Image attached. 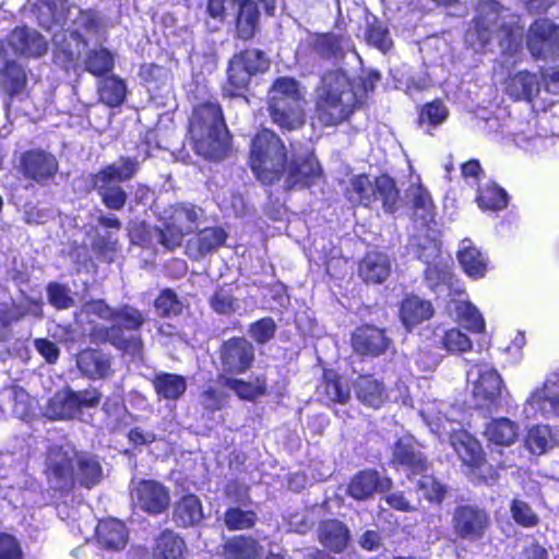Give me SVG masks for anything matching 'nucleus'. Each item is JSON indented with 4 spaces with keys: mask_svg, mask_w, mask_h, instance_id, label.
I'll use <instances>...</instances> for the list:
<instances>
[{
    "mask_svg": "<svg viewBox=\"0 0 559 559\" xmlns=\"http://www.w3.org/2000/svg\"><path fill=\"white\" fill-rule=\"evenodd\" d=\"M451 524L457 538L474 543L485 537L490 526V516L477 506L463 504L454 509Z\"/></svg>",
    "mask_w": 559,
    "mask_h": 559,
    "instance_id": "nucleus-13",
    "label": "nucleus"
},
{
    "mask_svg": "<svg viewBox=\"0 0 559 559\" xmlns=\"http://www.w3.org/2000/svg\"><path fill=\"white\" fill-rule=\"evenodd\" d=\"M320 544L334 552H342L348 544L349 531L337 520L322 522L318 528Z\"/></svg>",
    "mask_w": 559,
    "mask_h": 559,
    "instance_id": "nucleus-32",
    "label": "nucleus"
},
{
    "mask_svg": "<svg viewBox=\"0 0 559 559\" xmlns=\"http://www.w3.org/2000/svg\"><path fill=\"white\" fill-rule=\"evenodd\" d=\"M477 202L483 210L498 211L508 204L507 192L495 183H489L479 189Z\"/></svg>",
    "mask_w": 559,
    "mask_h": 559,
    "instance_id": "nucleus-49",
    "label": "nucleus"
},
{
    "mask_svg": "<svg viewBox=\"0 0 559 559\" xmlns=\"http://www.w3.org/2000/svg\"><path fill=\"white\" fill-rule=\"evenodd\" d=\"M346 197L354 205L370 206L381 201L383 210L389 213L395 212L400 204V192L389 176H380L374 180L366 175L355 176L346 188Z\"/></svg>",
    "mask_w": 559,
    "mask_h": 559,
    "instance_id": "nucleus-9",
    "label": "nucleus"
},
{
    "mask_svg": "<svg viewBox=\"0 0 559 559\" xmlns=\"http://www.w3.org/2000/svg\"><path fill=\"white\" fill-rule=\"evenodd\" d=\"M23 173L37 182L46 181L57 173L58 163L53 155L43 151H32L23 155Z\"/></svg>",
    "mask_w": 559,
    "mask_h": 559,
    "instance_id": "nucleus-26",
    "label": "nucleus"
},
{
    "mask_svg": "<svg viewBox=\"0 0 559 559\" xmlns=\"http://www.w3.org/2000/svg\"><path fill=\"white\" fill-rule=\"evenodd\" d=\"M324 392L330 401L341 404L346 403L350 396L349 388L333 371L324 372Z\"/></svg>",
    "mask_w": 559,
    "mask_h": 559,
    "instance_id": "nucleus-53",
    "label": "nucleus"
},
{
    "mask_svg": "<svg viewBox=\"0 0 559 559\" xmlns=\"http://www.w3.org/2000/svg\"><path fill=\"white\" fill-rule=\"evenodd\" d=\"M457 260L464 272L472 278L484 277L487 271V258L469 239L461 241Z\"/></svg>",
    "mask_w": 559,
    "mask_h": 559,
    "instance_id": "nucleus-31",
    "label": "nucleus"
},
{
    "mask_svg": "<svg viewBox=\"0 0 559 559\" xmlns=\"http://www.w3.org/2000/svg\"><path fill=\"white\" fill-rule=\"evenodd\" d=\"M155 308L158 314L171 317L180 314L185 308V304L174 290L164 289L155 299Z\"/></svg>",
    "mask_w": 559,
    "mask_h": 559,
    "instance_id": "nucleus-52",
    "label": "nucleus"
},
{
    "mask_svg": "<svg viewBox=\"0 0 559 559\" xmlns=\"http://www.w3.org/2000/svg\"><path fill=\"white\" fill-rule=\"evenodd\" d=\"M391 343L385 331L373 325L360 326L352 336L354 350L364 356H380L389 349Z\"/></svg>",
    "mask_w": 559,
    "mask_h": 559,
    "instance_id": "nucleus-22",
    "label": "nucleus"
},
{
    "mask_svg": "<svg viewBox=\"0 0 559 559\" xmlns=\"http://www.w3.org/2000/svg\"><path fill=\"white\" fill-rule=\"evenodd\" d=\"M421 474L416 485L417 493L431 503H442L447 493L445 486L426 472Z\"/></svg>",
    "mask_w": 559,
    "mask_h": 559,
    "instance_id": "nucleus-48",
    "label": "nucleus"
},
{
    "mask_svg": "<svg viewBox=\"0 0 559 559\" xmlns=\"http://www.w3.org/2000/svg\"><path fill=\"white\" fill-rule=\"evenodd\" d=\"M130 492L133 502L150 514L163 513L170 503L169 490L156 480H132Z\"/></svg>",
    "mask_w": 559,
    "mask_h": 559,
    "instance_id": "nucleus-18",
    "label": "nucleus"
},
{
    "mask_svg": "<svg viewBox=\"0 0 559 559\" xmlns=\"http://www.w3.org/2000/svg\"><path fill=\"white\" fill-rule=\"evenodd\" d=\"M226 237V233L219 227L204 228L198 235L199 252L205 254L221 247Z\"/></svg>",
    "mask_w": 559,
    "mask_h": 559,
    "instance_id": "nucleus-56",
    "label": "nucleus"
},
{
    "mask_svg": "<svg viewBox=\"0 0 559 559\" xmlns=\"http://www.w3.org/2000/svg\"><path fill=\"white\" fill-rule=\"evenodd\" d=\"M520 426L507 417L493 418L486 424L484 437L489 444L510 447L519 438Z\"/></svg>",
    "mask_w": 559,
    "mask_h": 559,
    "instance_id": "nucleus-28",
    "label": "nucleus"
},
{
    "mask_svg": "<svg viewBox=\"0 0 559 559\" xmlns=\"http://www.w3.org/2000/svg\"><path fill=\"white\" fill-rule=\"evenodd\" d=\"M203 216L201 207L190 204H180L173 209L163 229H156L158 241L166 248L173 249L180 245L185 235L198 228Z\"/></svg>",
    "mask_w": 559,
    "mask_h": 559,
    "instance_id": "nucleus-12",
    "label": "nucleus"
},
{
    "mask_svg": "<svg viewBox=\"0 0 559 559\" xmlns=\"http://www.w3.org/2000/svg\"><path fill=\"white\" fill-rule=\"evenodd\" d=\"M441 343L443 348L450 353H465L473 346L471 338L456 328L444 331Z\"/></svg>",
    "mask_w": 559,
    "mask_h": 559,
    "instance_id": "nucleus-54",
    "label": "nucleus"
},
{
    "mask_svg": "<svg viewBox=\"0 0 559 559\" xmlns=\"http://www.w3.org/2000/svg\"><path fill=\"white\" fill-rule=\"evenodd\" d=\"M392 463L404 467L414 475H421L428 471L426 459L417 451L415 441L411 436L401 437L393 449Z\"/></svg>",
    "mask_w": 559,
    "mask_h": 559,
    "instance_id": "nucleus-24",
    "label": "nucleus"
},
{
    "mask_svg": "<svg viewBox=\"0 0 559 559\" xmlns=\"http://www.w3.org/2000/svg\"><path fill=\"white\" fill-rule=\"evenodd\" d=\"M448 118V109L443 103L435 100L424 106L419 114V123L421 126L437 127L443 123Z\"/></svg>",
    "mask_w": 559,
    "mask_h": 559,
    "instance_id": "nucleus-58",
    "label": "nucleus"
},
{
    "mask_svg": "<svg viewBox=\"0 0 559 559\" xmlns=\"http://www.w3.org/2000/svg\"><path fill=\"white\" fill-rule=\"evenodd\" d=\"M433 316V307L430 301L418 296H407L403 299L400 308V317L403 325L411 330L423 321Z\"/></svg>",
    "mask_w": 559,
    "mask_h": 559,
    "instance_id": "nucleus-29",
    "label": "nucleus"
},
{
    "mask_svg": "<svg viewBox=\"0 0 559 559\" xmlns=\"http://www.w3.org/2000/svg\"><path fill=\"white\" fill-rule=\"evenodd\" d=\"M473 382V396L480 407L496 403L502 391V379L498 371L487 364L475 365L467 371Z\"/></svg>",
    "mask_w": 559,
    "mask_h": 559,
    "instance_id": "nucleus-17",
    "label": "nucleus"
},
{
    "mask_svg": "<svg viewBox=\"0 0 559 559\" xmlns=\"http://www.w3.org/2000/svg\"><path fill=\"white\" fill-rule=\"evenodd\" d=\"M25 316V310L14 302L0 304V341L7 338L10 328Z\"/></svg>",
    "mask_w": 559,
    "mask_h": 559,
    "instance_id": "nucleus-55",
    "label": "nucleus"
},
{
    "mask_svg": "<svg viewBox=\"0 0 559 559\" xmlns=\"http://www.w3.org/2000/svg\"><path fill=\"white\" fill-rule=\"evenodd\" d=\"M78 368L88 378L102 379L109 374L110 362L106 355L95 352H82L76 360Z\"/></svg>",
    "mask_w": 559,
    "mask_h": 559,
    "instance_id": "nucleus-41",
    "label": "nucleus"
},
{
    "mask_svg": "<svg viewBox=\"0 0 559 559\" xmlns=\"http://www.w3.org/2000/svg\"><path fill=\"white\" fill-rule=\"evenodd\" d=\"M540 84L536 74L520 71L507 84V93L514 99L531 100L539 92Z\"/></svg>",
    "mask_w": 559,
    "mask_h": 559,
    "instance_id": "nucleus-40",
    "label": "nucleus"
},
{
    "mask_svg": "<svg viewBox=\"0 0 559 559\" xmlns=\"http://www.w3.org/2000/svg\"><path fill=\"white\" fill-rule=\"evenodd\" d=\"M391 272V262L386 254L371 251L359 265V275L365 282L382 283Z\"/></svg>",
    "mask_w": 559,
    "mask_h": 559,
    "instance_id": "nucleus-33",
    "label": "nucleus"
},
{
    "mask_svg": "<svg viewBox=\"0 0 559 559\" xmlns=\"http://www.w3.org/2000/svg\"><path fill=\"white\" fill-rule=\"evenodd\" d=\"M267 104L270 117L278 127L294 130L304 124L305 93L295 79H276L269 90Z\"/></svg>",
    "mask_w": 559,
    "mask_h": 559,
    "instance_id": "nucleus-7",
    "label": "nucleus"
},
{
    "mask_svg": "<svg viewBox=\"0 0 559 559\" xmlns=\"http://www.w3.org/2000/svg\"><path fill=\"white\" fill-rule=\"evenodd\" d=\"M391 484V479H381L374 471H362L352 478L346 492L353 499L360 501L370 498L377 490L389 489Z\"/></svg>",
    "mask_w": 559,
    "mask_h": 559,
    "instance_id": "nucleus-27",
    "label": "nucleus"
},
{
    "mask_svg": "<svg viewBox=\"0 0 559 559\" xmlns=\"http://www.w3.org/2000/svg\"><path fill=\"white\" fill-rule=\"evenodd\" d=\"M100 401V393L95 390L73 392L59 391L49 401L48 415L53 418H75L82 414L83 408L94 407Z\"/></svg>",
    "mask_w": 559,
    "mask_h": 559,
    "instance_id": "nucleus-15",
    "label": "nucleus"
},
{
    "mask_svg": "<svg viewBox=\"0 0 559 559\" xmlns=\"http://www.w3.org/2000/svg\"><path fill=\"white\" fill-rule=\"evenodd\" d=\"M37 19L39 25L51 33L56 58L63 63L78 59L88 43L102 41L106 33L95 12L82 11L66 0H39Z\"/></svg>",
    "mask_w": 559,
    "mask_h": 559,
    "instance_id": "nucleus-1",
    "label": "nucleus"
},
{
    "mask_svg": "<svg viewBox=\"0 0 559 559\" xmlns=\"http://www.w3.org/2000/svg\"><path fill=\"white\" fill-rule=\"evenodd\" d=\"M218 381L223 386L234 391L241 400L252 401L264 395L266 392V381L264 377H254L249 381H243L240 379L221 376Z\"/></svg>",
    "mask_w": 559,
    "mask_h": 559,
    "instance_id": "nucleus-39",
    "label": "nucleus"
},
{
    "mask_svg": "<svg viewBox=\"0 0 559 559\" xmlns=\"http://www.w3.org/2000/svg\"><path fill=\"white\" fill-rule=\"evenodd\" d=\"M353 83L342 70L325 73L317 90L316 116L324 126H336L347 120L362 104Z\"/></svg>",
    "mask_w": 559,
    "mask_h": 559,
    "instance_id": "nucleus-5",
    "label": "nucleus"
},
{
    "mask_svg": "<svg viewBox=\"0 0 559 559\" xmlns=\"http://www.w3.org/2000/svg\"><path fill=\"white\" fill-rule=\"evenodd\" d=\"M99 544L109 549H121L128 542L126 525L116 519H108L99 522L97 526Z\"/></svg>",
    "mask_w": 559,
    "mask_h": 559,
    "instance_id": "nucleus-36",
    "label": "nucleus"
},
{
    "mask_svg": "<svg viewBox=\"0 0 559 559\" xmlns=\"http://www.w3.org/2000/svg\"><path fill=\"white\" fill-rule=\"evenodd\" d=\"M212 308L218 313H230L236 310V300L229 289L221 288L211 298Z\"/></svg>",
    "mask_w": 559,
    "mask_h": 559,
    "instance_id": "nucleus-62",
    "label": "nucleus"
},
{
    "mask_svg": "<svg viewBox=\"0 0 559 559\" xmlns=\"http://www.w3.org/2000/svg\"><path fill=\"white\" fill-rule=\"evenodd\" d=\"M190 134L198 155L211 160L226 156L229 148L228 131L216 103L202 104L193 110Z\"/></svg>",
    "mask_w": 559,
    "mask_h": 559,
    "instance_id": "nucleus-6",
    "label": "nucleus"
},
{
    "mask_svg": "<svg viewBox=\"0 0 559 559\" xmlns=\"http://www.w3.org/2000/svg\"><path fill=\"white\" fill-rule=\"evenodd\" d=\"M523 414L527 418H559V373L548 376L540 388H536L527 397Z\"/></svg>",
    "mask_w": 559,
    "mask_h": 559,
    "instance_id": "nucleus-14",
    "label": "nucleus"
},
{
    "mask_svg": "<svg viewBox=\"0 0 559 559\" xmlns=\"http://www.w3.org/2000/svg\"><path fill=\"white\" fill-rule=\"evenodd\" d=\"M447 309L450 316L462 323L468 331L474 333L485 331V320L479 310L467 300L463 287L452 295Z\"/></svg>",
    "mask_w": 559,
    "mask_h": 559,
    "instance_id": "nucleus-23",
    "label": "nucleus"
},
{
    "mask_svg": "<svg viewBox=\"0 0 559 559\" xmlns=\"http://www.w3.org/2000/svg\"><path fill=\"white\" fill-rule=\"evenodd\" d=\"M8 47L14 55L25 57H40L48 50L46 39L27 27L15 28L8 39Z\"/></svg>",
    "mask_w": 559,
    "mask_h": 559,
    "instance_id": "nucleus-25",
    "label": "nucleus"
},
{
    "mask_svg": "<svg viewBox=\"0 0 559 559\" xmlns=\"http://www.w3.org/2000/svg\"><path fill=\"white\" fill-rule=\"evenodd\" d=\"M527 48L534 58L559 59V26L549 20L536 21L528 29Z\"/></svg>",
    "mask_w": 559,
    "mask_h": 559,
    "instance_id": "nucleus-16",
    "label": "nucleus"
},
{
    "mask_svg": "<svg viewBox=\"0 0 559 559\" xmlns=\"http://www.w3.org/2000/svg\"><path fill=\"white\" fill-rule=\"evenodd\" d=\"M114 53L104 47L87 51L84 58L85 70L95 76L105 75L114 69Z\"/></svg>",
    "mask_w": 559,
    "mask_h": 559,
    "instance_id": "nucleus-43",
    "label": "nucleus"
},
{
    "mask_svg": "<svg viewBox=\"0 0 559 559\" xmlns=\"http://www.w3.org/2000/svg\"><path fill=\"white\" fill-rule=\"evenodd\" d=\"M455 409L442 401L424 402L420 416L430 431L440 439L449 438V441L461 461L475 469L485 467V453L479 441L467 431L461 429L460 423L451 416Z\"/></svg>",
    "mask_w": 559,
    "mask_h": 559,
    "instance_id": "nucleus-3",
    "label": "nucleus"
},
{
    "mask_svg": "<svg viewBox=\"0 0 559 559\" xmlns=\"http://www.w3.org/2000/svg\"><path fill=\"white\" fill-rule=\"evenodd\" d=\"M227 74L228 83L224 90L230 96L240 95L249 84L252 76L241 59H239L236 55L229 61Z\"/></svg>",
    "mask_w": 559,
    "mask_h": 559,
    "instance_id": "nucleus-45",
    "label": "nucleus"
},
{
    "mask_svg": "<svg viewBox=\"0 0 559 559\" xmlns=\"http://www.w3.org/2000/svg\"><path fill=\"white\" fill-rule=\"evenodd\" d=\"M127 86L116 75L103 79L98 83L99 99L109 107L120 106L126 98Z\"/></svg>",
    "mask_w": 559,
    "mask_h": 559,
    "instance_id": "nucleus-44",
    "label": "nucleus"
},
{
    "mask_svg": "<svg viewBox=\"0 0 559 559\" xmlns=\"http://www.w3.org/2000/svg\"><path fill=\"white\" fill-rule=\"evenodd\" d=\"M0 71L3 72L5 79L4 90L10 95L20 93L26 82V75L21 66L10 58L3 43L0 44Z\"/></svg>",
    "mask_w": 559,
    "mask_h": 559,
    "instance_id": "nucleus-35",
    "label": "nucleus"
},
{
    "mask_svg": "<svg viewBox=\"0 0 559 559\" xmlns=\"http://www.w3.org/2000/svg\"><path fill=\"white\" fill-rule=\"evenodd\" d=\"M353 386L356 397L366 406L379 408L388 399L383 383L371 376H359Z\"/></svg>",
    "mask_w": 559,
    "mask_h": 559,
    "instance_id": "nucleus-30",
    "label": "nucleus"
},
{
    "mask_svg": "<svg viewBox=\"0 0 559 559\" xmlns=\"http://www.w3.org/2000/svg\"><path fill=\"white\" fill-rule=\"evenodd\" d=\"M406 195L413 204L415 216L423 221V225L429 226L435 218V204L430 193L420 182H415L408 187Z\"/></svg>",
    "mask_w": 559,
    "mask_h": 559,
    "instance_id": "nucleus-37",
    "label": "nucleus"
},
{
    "mask_svg": "<svg viewBox=\"0 0 559 559\" xmlns=\"http://www.w3.org/2000/svg\"><path fill=\"white\" fill-rule=\"evenodd\" d=\"M257 520L252 511H243L239 508H230L225 512L224 522L229 530H246L254 525Z\"/></svg>",
    "mask_w": 559,
    "mask_h": 559,
    "instance_id": "nucleus-57",
    "label": "nucleus"
},
{
    "mask_svg": "<svg viewBox=\"0 0 559 559\" xmlns=\"http://www.w3.org/2000/svg\"><path fill=\"white\" fill-rule=\"evenodd\" d=\"M152 383L158 397L167 401L179 400L187 390L186 378L176 373H156Z\"/></svg>",
    "mask_w": 559,
    "mask_h": 559,
    "instance_id": "nucleus-38",
    "label": "nucleus"
},
{
    "mask_svg": "<svg viewBox=\"0 0 559 559\" xmlns=\"http://www.w3.org/2000/svg\"><path fill=\"white\" fill-rule=\"evenodd\" d=\"M250 167L264 185L280 180L286 167V150L282 140L270 130H262L252 140Z\"/></svg>",
    "mask_w": 559,
    "mask_h": 559,
    "instance_id": "nucleus-8",
    "label": "nucleus"
},
{
    "mask_svg": "<svg viewBox=\"0 0 559 559\" xmlns=\"http://www.w3.org/2000/svg\"><path fill=\"white\" fill-rule=\"evenodd\" d=\"M94 188L102 197L104 204L111 210H120L124 206L127 194L123 189L111 182H106L104 187L93 178Z\"/></svg>",
    "mask_w": 559,
    "mask_h": 559,
    "instance_id": "nucleus-50",
    "label": "nucleus"
},
{
    "mask_svg": "<svg viewBox=\"0 0 559 559\" xmlns=\"http://www.w3.org/2000/svg\"><path fill=\"white\" fill-rule=\"evenodd\" d=\"M254 349L250 342L242 337L230 338L221 349L223 371L228 373H242L252 364Z\"/></svg>",
    "mask_w": 559,
    "mask_h": 559,
    "instance_id": "nucleus-19",
    "label": "nucleus"
},
{
    "mask_svg": "<svg viewBox=\"0 0 559 559\" xmlns=\"http://www.w3.org/2000/svg\"><path fill=\"white\" fill-rule=\"evenodd\" d=\"M138 150L136 156L121 157L98 171L94 176L96 182H99L100 186L104 187L106 182L119 185L120 182L130 180L138 173L140 163L150 156L147 144L140 145Z\"/></svg>",
    "mask_w": 559,
    "mask_h": 559,
    "instance_id": "nucleus-21",
    "label": "nucleus"
},
{
    "mask_svg": "<svg viewBox=\"0 0 559 559\" xmlns=\"http://www.w3.org/2000/svg\"><path fill=\"white\" fill-rule=\"evenodd\" d=\"M186 544L171 531H164L156 539L154 555L158 559H185Z\"/></svg>",
    "mask_w": 559,
    "mask_h": 559,
    "instance_id": "nucleus-42",
    "label": "nucleus"
},
{
    "mask_svg": "<svg viewBox=\"0 0 559 559\" xmlns=\"http://www.w3.org/2000/svg\"><path fill=\"white\" fill-rule=\"evenodd\" d=\"M513 520L521 526L533 527L538 523V516L524 501L514 499L511 504Z\"/></svg>",
    "mask_w": 559,
    "mask_h": 559,
    "instance_id": "nucleus-60",
    "label": "nucleus"
},
{
    "mask_svg": "<svg viewBox=\"0 0 559 559\" xmlns=\"http://www.w3.org/2000/svg\"><path fill=\"white\" fill-rule=\"evenodd\" d=\"M527 449L534 454H543L552 447V437L548 426H535L528 430Z\"/></svg>",
    "mask_w": 559,
    "mask_h": 559,
    "instance_id": "nucleus-51",
    "label": "nucleus"
},
{
    "mask_svg": "<svg viewBox=\"0 0 559 559\" xmlns=\"http://www.w3.org/2000/svg\"><path fill=\"white\" fill-rule=\"evenodd\" d=\"M78 471L76 478L85 487H92L103 478L99 461L87 453L78 454L70 443L52 445L46 459V475L50 487L55 490H67L73 485V461Z\"/></svg>",
    "mask_w": 559,
    "mask_h": 559,
    "instance_id": "nucleus-4",
    "label": "nucleus"
},
{
    "mask_svg": "<svg viewBox=\"0 0 559 559\" xmlns=\"http://www.w3.org/2000/svg\"><path fill=\"white\" fill-rule=\"evenodd\" d=\"M276 324L272 318H263L250 325L249 334L258 343L269 342L275 334Z\"/></svg>",
    "mask_w": 559,
    "mask_h": 559,
    "instance_id": "nucleus-61",
    "label": "nucleus"
},
{
    "mask_svg": "<svg viewBox=\"0 0 559 559\" xmlns=\"http://www.w3.org/2000/svg\"><path fill=\"white\" fill-rule=\"evenodd\" d=\"M0 559H23L20 544L9 534H0Z\"/></svg>",
    "mask_w": 559,
    "mask_h": 559,
    "instance_id": "nucleus-64",
    "label": "nucleus"
},
{
    "mask_svg": "<svg viewBox=\"0 0 559 559\" xmlns=\"http://www.w3.org/2000/svg\"><path fill=\"white\" fill-rule=\"evenodd\" d=\"M418 247V258L427 263L425 280L430 289L438 294L448 292L452 296L462 288L449 261L441 257L440 242L436 238L426 240V243L419 242Z\"/></svg>",
    "mask_w": 559,
    "mask_h": 559,
    "instance_id": "nucleus-10",
    "label": "nucleus"
},
{
    "mask_svg": "<svg viewBox=\"0 0 559 559\" xmlns=\"http://www.w3.org/2000/svg\"><path fill=\"white\" fill-rule=\"evenodd\" d=\"M500 4L493 0H480L477 15L465 35V40L475 51L490 45L493 35L501 51V67L508 70L520 61L523 29L518 25H498Z\"/></svg>",
    "mask_w": 559,
    "mask_h": 559,
    "instance_id": "nucleus-2",
    "label": "nucleus"
},
{
    "mask_svg": "<svg viewBox=\"0 0 559 559\" xmlns=\"http://www.w3.org/2000/svg\"><path fill=\"white\" fill-rule=\"evenodd\" d=\"M225 554L228 559H259L261 557L258 543L243 536L229 539L225 544Z\"/></svg>",
    "mask_w": 559,
    "mask_h": 559,
    "instance_id": "nucleus-46",
    "label": "nucleus"
},
{
    "mask_svg": "<svg viewBox=\"0 0 559 559\" xmlns=\"http://www.w3.org/2000/svg\"><path fill=\"white\" fill-rule=\"evenodd\" d=\"M321 167L312 154L293 159L284 170V185L287 189L305 188L316 183L321 177Z\"/></svg>",
    "mask_w": 559,
    "mask_h": 559,
    "instance_id": "nucleus-20",
    "label": "nucleus"
},
{
    "mask_svg": "<svg viewBox=\"0 0 559 559\" xmlns=\"http://www.w3.org/2000/svg\"><path fill=\"white\" fill-rule=\"evenodd\" d=\"M204 518L201 500L194 495L182 497L174 507L173 520L178 526L199 524Z\"/></svg>",
    "mask_w": 559,
    "mask_h": 559,
    "instance_id": "nucleus-34",
    "label": "nucleus"
},
{
    "mask_svg": "<svg viewBox=\"0 0 559 559\" xmlns=\"http://www.w3.org/2000/svg\"><path fill=\"white\" fill-rule=\"evenodd\" d=\"M367 38L371 45L376 46L381 51H386L392 45L388 29L379 23L370 25Z\"/></svg>",
    "mask_w": 559,
    "mask_h": 559,
    "instance_id": "nucleus-63",
    "label": "nucleus"
},
{
    "mask_svg": "<svg viewBox=\"0 0 559 559\" xmlns=\"http://www.w3.org/2000/svg\"><path fill=\"white\" fill-rule=\"evenodd\" d=\"M236 56L241 59L251 75L263 73L270 67V61L264 52L257 49L246 50Z\"/></svg>",
    "mask_w": 559,
    "mask_h": 559,
    "instance_id": "nucleus-59",
    "label": "nucleus"
},
{
    "mask_svg": "<svg viewBox=\"0 0 559 559\" xmlns=\"http://www.w3.org/2000/svg\"><path fill=\"white\" fill-rule=\"evenodd\" d=\"M238 5L237 34L242 39L253 37L259 19L255 1L245 2Z\"/></svg>",
    "mask_w": 559,
    "mask_h": 559,
    "instance_id": "nucleus-47",
    "label": "nucleus"
},
{
    "mask_svg": "<svg viewBox=\"0 0 559 559\" xmlns=\"http://www.w3.org/2000/svg\"><path fill=\"white\" fill-rule=\"evenodd\" d=\"M112 325L105 329L99 336L100 341L111 343L115 347L124 350L132 357H138L142 350V342L135 336H124L122 328L128 331H136L144 323V317L142 312L129 305H124L116 309Z\"/></svg>",
    "mask_w": 559,
    "mask_h": 559,
    "instance_id": "nucleus-11",
    "label": "nucleus"
}]
</instances>
